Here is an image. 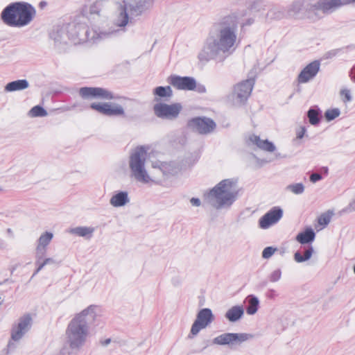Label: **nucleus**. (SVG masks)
<instances>
[{
	"mask_svg": "<svg viewBox=\"0 0 355 355\" xmlns=\"http://www.w3.org/2000/svg\"><path fill=\"white\" fill-rule=\"evenodd\" d=\"M182 107L180 103H173L168 105L163 103H157L153 107L155 114L161 119H166L169 120L175 119Z\"/></svg>",
	"mask_w": 355,
	"mask_h": 355,
	"instance_id": "nucleus-11",
	"label": "nucleus"
},
{
	"mask_svg": "<svg viewBox=\"0 0 355 355\" xmlns=\"http://www.w3.org/2000/svg\"><path fill=\"white\" fill-rule=\"evenodd\" d=\"M345 211L347 212L355 211V200L349 204V205L345 208Z\"/></svg>",
	"mask_w": 355,
	"mask_h": 355,
	"instance_id": "nucleus-45",
	"label": "nucleus"
},
{
	"mask_svg": "<svg viewBox=\"0 0 355 355\" xmlns=\"http://www.w3.org/2000/svg\"><path fill=\"white\" fill-rule=\"evenodd\" d=\"M121 115H124V110L121 105L118 104H113L112 105L111 104L108 103L106 116H111Z\"/></svg>",
	"mask_w": 355,
	"mask_h": 355,
	"instance_id": "nucleus-29",
	"label": "nucleus"
},
{
	"mask_svg": "<svg viewBox=\"0 0 355 355\" xmlns=\"http://www.w3.org/2000/svg\"><path fill=\"white\" fill-rule=\"evenodd\" d=\"M320 65V62L318 60H314L306 65L298 75V82L305 83L313 79L319 71Z\"/></svg>",
	"mask_w": 355,
	"mask_h": 355,
	"instance_id": "nucleus-18",
	"label": "nucleus"
},
{
	"mask_svg": "<svg viewBox=\"0 0 355 355\" xmlns=\"http://www.w3.org/2000/svg\"><path fill=\"white\" fill-rule=\"evenodd\" d=\"M206 89H205V86L203 85H199L198 87V92H200V93H203V92H205Z\"/></svg>",
	"mask_w": 355,
	"mask_h": 355,
	"instance_id": "nucleus-50",
	"label": "nucleus"
},
{
	"mask_svg": "<svg viewBox=\"0 0 355 355\" xmlns=\"http://www.w3.org/2000/svg\"><path fill=\"white\" fill-rule=\"evenodd\" d=\"M238 196L236 181L225 179L217 184L207 194L209 203L216 209L229 207Z\"/></svg>",
	"mask_w": 355,
	"mask_h": 355,
	"instance_id": "nucleus-4",
	"label": "nucleus"
},
{
	"mask_svg": "<svg viewBox=\"0 0 355 355\" xmlns=\"http://www.w3.org/2000/svg\"><path fill=\"white\" fill-rule=\"evenodd\" d=\"M93 231V228L87 227H78L71 229L70 230V232L80 236H87V235H89V236H91Z\"/></svg>",
	"mask_w": 355,
	"mask_h": 355,
	"instance_id": "nucleus-32",
	"label": "nucleus"
},
{
	"mask_svg": "<svg viewBox=\"0 0 355 355\" xmlns=\"http://www.w3.org/2000/svg\"><path fill=\"white\" fill-rule=\"evenodd\" d=\"M7 232L10 236H12V230L10 228L7 229Z\"/></svg>",
	"mask_w": 355,
	"mask_h": 355,
	"instance_id": "nucleus-55",
	"label": "nucleus"
},
{
	"mask_svg": "<svg viewBox=\"0 0 355 355\" xmlns=\"http://www.w3.org/2000/svg\"><path fill=\"white\" fill-rule=\"evenodd\" d=\"M267 18L270 19H281L287 17L286 12L279 7H272L267 13Z\"/></svg>",
	"mask_w": 355,
	"mask_h": 355,
	"instance_id": "nucleus-28",
	"label": "nucleus"
},
{
	"mask_svg": "<svg viewBox=\"0 0 355 355\" xmlns=\"http://www.w3.org/2000/svg\"><path fill=\"white\" fill-rule=\"evenodd\" d=\"M46 253V248L37 245L35 250V264L39 263V262L43 259Z\"/></svg>",
	"mask_w": 355,
	"mask_h": 355,
	"instance_id": "nucleus-38",
	"label": "nucleus"
},
{
	"mask_svg": "<svg viewBox=\"0 0 355 355\" xmlns=\"http://www.w3.org/2000/svg\"><path fill=\"white\" fill-rule=\"evenodd\" d=\"M30 114L32 116H45L47 115V112L41 106L36 105L30 110Z\"/></svg>",
	"mask_w": 355,
	"mask_h": 355,
	"instance_id": "nucleus-37",
	"label": "nucleus"
},
{
	"mask_svg": "<svg viewBox=\"0 0 355 355\" xmlns=\"http://www.w3.org/2000/svg\"><path fill=\"white\" fill-rule=\"evenodd\" d=\"M35 265L37 266L38 269L41 270L46 266V263H44V261L43 260V261H40L39 263Z\"/></svg>",
	"mask_w": 355,
	"mask_h": 355,
	"instance_id": "nucleus-49",
	"label": "nucleus"
},
{
	"mask_svg": "<svg viewBox=\"0 0 355 355\" xmlns=\"http://www.w3.org/2000/svg\"><path fill=\"white\" fill-rule=\"evenodd\" d=\"M3 248V243L2 242H0V248Z\"/></svg>",
	"mask_w": 355,
	"mask_h": 355,
	"instance_id": "nucleus-57",
	"label": "nucleus"
},
{
	"mask_svg": "<svg viewBox=\"0 0 355 355\" xmlns=\"http://www.w3.org/2000/svg\"><path fill=\"white\" fill-rule=\"evenodd\" d=\"M341 95L345 96V100L344 102H349L352 101V98L350 94V92L348 89H343L340 92Z\"/></svg>",
	"mask_w": 355,
	"mask_h": 355,
	"instance_id": "nucleus-43",
	"label": "nucleus"
},
{
	"mask_svg": "<svg viewBox=\"0 0 355 355\" xmlns=\"http://www.w3.org/2000/svg\"><path fill=\"white\" fill-rule=\"evenodd\" d=\"M238 22L234 16H227L216 23L210 30L198 55L200 62L214 60L223 62L235 50Z\"/></svg>",
	"mask_w": 355,
	"mask_h": 355,
	"instance_id": "nucleus-1",
	"label": "nucleus"
},
{
	"mask_svg": "<svg viewBox=\"0 0 355 355\" xmlns=\"http://www.w3.org/2000/svg\"><path fill=\"white\" fill-rule=\"evenodd\" d=\"M57 44H67L69 37L65 29L61 28L51 36Z\"/></svg>",
	"mask_w": 355,
	"mask_h": 355,
	"instance_id": "nucleus-25",
	"label": "nucleus"
},
{
	"mask_svg": "<svg viewBox=\"0 0 355 355\" xmlns=\"http://www.w3.org/2000/svg\"><path fill=\"white\" fill-rule=\"evenodd\" d=\"M354 272L355 273V263H354Z\"/></svg>",
	"mask_w": 355,
	"mask_h": 355,
	"instance_id": "nucleus-59",
	"label": "nucleus"
},
{
	"mask_svg": "<svg viewBox=\"0 0 355 355\" xmlns=\"http://www.w3.org/2000/svg\"><path fill=\"white\" fill-rule=\"evenodd\" d=\"M46 5V3L45 1H41L40 3V6L42 8L43 7H44Z\"/></svg>",
	"mask_w": 355,
	"mask_h": 355,
	"instance_id": "nucleus-54",
	"label": "nucleus"
},
{
	"mask_svg": "<svg viewBox=\"0 0 355 355\" xmlns=\"http://www.w3.org/2000/svg\"><path fill=\"white\" fill-rule=\"evenodd\" d=\"M44 263L47 264H58V263L53 258H46L44 259Z\"/></svg>",
	"mask_w": 355,
	"mask_h": 355,
	"instance_id": "nucleus-46",
	"label": "nucleus"
},
{
	"mask_svg": "<svg viewBox=\"0 0 355 355\" xmlns=\"http://www.w3.org/2000/svg\"><path fill=\"white\" fill-rule=\"evenodd\" d=\"M154 94L159 97H171L173 95V91L170 86H159L154 89Z\"/></svg>",
	"mask_w": 355,
	"mask_h": 355,
	"instance_id": "nucleus-31",
	"label": "nucleus"
},
{
	"mask_svg": "<svg viewBox=\"0 0 355 355\" xmlns=\"http://www.w3.org/2000/svg\"><path fill=\"white\" fill-rule=\"evenodd\" d=\"M282 276V272L280 269H277L274 270L270 275L269 279L272 282H277Z\"/></svg>",
	"mask_w": 355,
	"mask_h": 355,
	"instance_id": "nucleus-42",
	"label": "nucleus"
},
{
	"mask_svg": "<svg viewBox=\"0 0 355 355\" xmlns=\"http://www.w3.org/2000/svg\"><path fill=\"white\" fill-rule=\"evenodd\" d=\"M3 302V300H1V298L0 297V305L2 304Z\"/></svg>",
	"mask_w": 355,
	"mask_h": 355,
	"instance_id": "nucleus-58",
	"label": "nucleus"
},
{
	"mask_svg": "<svg viewBox=\"0 0 355 355\" xmlns=\"http://www.w3.org/2000/svg\"><path fill=\"white\" fill-rule=\"evenodd\" d=\"M29 87V83L26 79L17 80L6 84L4 87L6 92H12L20 91L27 89Z\"/></svg>",
	"mask_w": 355,
	"mask_h": 355,
	"instance_id": "nucleus-19",
	"label": "nucleus"
},
{
	"mask_svg": "<svg viewBox=\"0 0 355 355\" xmlns=\"http://www.w3.org/2000/svg\"><path fill=\"white\" fill-rule=\"evenodd\" d=\"M102 6H103L102 1H96L92 5H91V6L89 8V12L91 14L98 15L101 10Z\"/></svg>",
	"mask_w": 355,
	"mask_h": 355,
	"instance_id": "nucleus-40",
	"label": "nucleus"
},
{
	"mask_svg": "<svg viewBox=\"0 0 355 355\" xmlns=\"http://www.w3.org/2000/svg\"><path fill=\"white\" fill-rule=\"evenodd\" d=\"M277 251L276 248L273 247H266L262 252V257L263 259H269L270 258L273 254Z\"/></svg>",
	"mask_w": 355,
	"mask_h": 355,
	"instance_id": "nucleus-41",
	"label": "nucleus"
},
{
	"mask_svg": "<svg viewBox=\"0 0 355 355\" xmlns=\"http://www.w3.org/2000/svg\"><path fill=\"white\" fill-rule=\"evenodd\" d=\"M287 189L295 194H300L304 192V187L302 183H297L288 185Z\"/></svg>",
	"mask_w": 355,
	"mask_h": 355,
	"instance_id": "nucleus-39",
	"label": "nucleus"
},
{
	"mask_svg": "<svg viewBox=\"0 0 355 355\" xmlns=\"http://www.w3.org/2000/svg\"><path fill=\"white\" fill-rule=\"evenodd\" d=\"M214 320V315L210 309L205 308L201 309L196 315V319L193 323L189 338H193L199 331L206 328Z\"/></svg>",
	"mask_w": 355,
	"mask_h": 355,
	"instance_id": "nucleus-10",
	"label": "nucleus"
},
{
	"mask_svg": "<svg viewBox=\"0 0 355 355\" xmlns=\"http://www.w3.org/2000/svg\"><path fill=\"white\" fill-rule=\"evenodd\" d=\"M110 341H111L110 338H107L104 342H102V345H107L110 343Z\"/></svg>",
	"mask_w": 355,
	"mask_h": 355,
	"instance_id": "nucleus-53",
	"label": "nucleus"
},
{
	"mask_svg": "<svg viewBox=\"0 0 355 355\" xmlns=\"http://www.w3.org/2000/svg\"><path fill=\"white\" fill-rule=\"evenodd\" d=\"M40 270L38 269V268H36L35 271L34 272L33 277L35 276L36 274H37Z\"/></svg>",
	"mask_w": 355,
	"mask_h": 355,
	"instance_id": "nucleus-56",
	"label": "nucleus"
},
{
	"mask_svg": "<svg viewBox=\"0 0 355 355\" xmlns=\"http://www.w3.org/2000/svg\"><path fill=\"white\" fill-rule=\"evenodd\" d=\"M313 252V248L311 245H309L304 251V254L302 255L300 252H296L294 254L295 260L298 262H304L309 260Z\"/></svg>",
	"mask_w": 355,
	"mask_h": 355,
	"instance_id": "nucleus-27",
	"label": "nucleus"
},
{
	"mask_svg": "<svg viewBox=\"0 0 355 355\" xmlns=\"http://www.w3.org/2000/svg\"><path fill=\"white\" fill-rule=\"evenodd\" d=\"M322 179V175L318 173H313L310 176V180L312 182H316Z\"/></svg>",
	"mask_w": 355,
	"mask_h": 355,
	"instance_id": "nucleus-44",
	"label": "nucleus"
},
{
	"mask_svg": "<svg viewBox=\"0 0 355 355\" xmlns=\"http://www.w3.org/2000/svg\"><path fill=\"white\" fill-rule=\"evenodd\" d=\"M128 202H129V198L127 191H119L114 195L110 200V203L115 207L124 206Z\"/></svg>",
	"mask_w": 355,
	"mask_h": 355,
	"instance_id": "nucleus-22",
	"label": "nucleus"
},
{
	"mask_svg": "<svg viewBox=\"0 0 355 355\" xmlns=\"http://www.w3.org/2000/svg\"><path fill=\"white\" fill-rule=\"evenodd\" d=\"M305 132L306 128L304 127H302L301 131L297 133V138L302 139L304 137Z\"/></svg>",
	"mask_w": 355,
	"mask_h": 355,
	"instance_id": "nucleus-48",
	"label": "nucleus"
},
{
	"mask_svg": "<svg viewBox=\"0 0 355 355\" xmlns=\"http://www.w3.org/2000/svg\"><path fill=\"white\" fill-rule=\"evenodd\" d=\"M315 237V233L311 227L299 233L296 236V241L301 244H308L313 242Z\"/></svg>",
	"mask_w": 355,
	"mask_h": 355,
	"instance_id": "nucleus-23",
	"label": "nucleus"
},
{
	"mask_svg": "<svg viewBox=\"0 0 355 355\" xmlns=\"http://www.w3.org/2000/svg\"><path fill=\"white\" fill-rule=\"evenodd\" d=\"M244 314V310L241 306H234L230 308L225 315V317L231 322L239 320Z\"/></svg>",
	"mask_w": 355,
	"mask_h": 355,
	"instance_id": "nucleus-21",
	"label": "nucleus"
},
{
	"mask_svg": "<svg viewBox=\"0 0 355 355\" xmlns=\"http://www.w3.org/2000/svg\"><path fill=\"white\" fill-rule=\"evenodd\" d=\"M340 114V111L338 108L329 109L324 112V117L327 121H331L339 116Z\"/></svg>",
	"mask_w": 355,
	"mask_h": 355,
	"instance_id": "nucleus-35",
	"label": "nucleus"
},
{
	"mask_svg": "<svg viewBox=\"0 0 355 355\" xmlns=\"http://www.w3.org/2000/svg\"><path fill=\"white\" fill-rule=\"evenodd\" d=\"M254 82V79L250 78L234 87L233 96L239 103L243 104L247 101L252 92Z\"/></svg>",
	"mask_w": 355,
	"mask_h": 355,
	"instance_id": "nucleus-15",
	"label": "nucleus"
},
{
	"mask_svg": "<svg viewBox=\"0 0 355 355\" xmlns=\"http://www.w3.org/2000/svg\"><path fill=\"white\" fill-rule=\"evenodd\" d=\"M253 22H254L253 19H248L247 20V21L245 24H243V26L251 25L252 24H253Z\"/></svg>",
	"mask_w": 355,
	"mask_h": 355,
	"instance_id": "nucleus-51",
	"label": "nucleus"
},
{
	"mask_svg": "<svg viewBox=\"0 0 355 355\" xmlns=\"http://www.w3.org/2000/svg\"><path fill=\"white\" fill-rule=\"evenodd\" d=\"M141 6H130V17H129L128 9L125 6H120L119 13L115 19V24L119 27H124L128 23H132L133 16H139L142 12Z\"/></svg>",
	"mask_w": 355,
	"mask_h": 355,
	"instance_id": "nucleus-13",
	"label": "nucleus"
},
{
	"mask_svg": "<svg viewBox=\"0 0 355 355\" xmlns=\"http://www.w3.org/2000/svg\"><path fill=\"white\" fill-rule=\"evenodd\" d=\"M32 324V318L30 314H26L19 319L17 324H14L11 329V340L8 344V349L12 350L15 348L14 342L19 341L22 336L30 329Z\"/></svg>",
	"mask_w": 355,
	"mask_h": 355,
	"instance_id": "nucleus-8",
	"label": "nucleus"
},
{
	"mask_svg": "<svg viewBox=\"0 0 355 355\" xmlns=\"http://www.w3.org/2000/svg\"><path fill=\"white\" fill-rule=\"evenodd\" d=\"M52 239L53 234L49 232H46L44 234H42L40 236L38 239L37 245L46 248L47 245L50 243Z\"/></svg>",
	"mask_w": 355,
	"mask_h": 355,
	"instance_id": "nucleus-34",
	"label": "nucleus"
},
{
	"mask_svg": "<svg viewBox=\"0 0 355 355\" xmlns=\"http://www.w3.org/2000/svg\"><path fill=\"white\" fill-rule=\"evenodd\" d=\"M345 5H347V4H349L351 3H354L355 2V0H343Z\"/></svg>",
	"mask_w": 355,
	"mask_h": 355,
	"instance_id": "nucleus-52",
	"label": "nucleus"
},
{
	"mask_svg": "<svg viewBox=\"0 0 355 355\" xmlns=\"http://www.w3.org/2000/svg\"><path fill=\"white\" fill-rule=\"evenodd\" d=\"M168 82L174 87L182 90H193L196 87V81L192 77L171 76Z\"/></svg>",
	"mask_w": 355,
	"mask_h": 355,
	"instance_id": "nucleus-17",
	"label": "nucleus"
},
{
	"mask_svg": "<svg viewBox=\"0 0 355 355\" xmlns=\"http://www.w3.org/2000/svg\"><path fill=\"white\" fill-rule=\"evenodd\" d=\"M282 216V209L279 207H274L259 219V226L262 229H267L277 223Z\"/></svg>",
	"mask_w": 355,
	"mask_h": 355,
	"instance_id": "nucleus-16",
	"label": "nucleus"
},
{
	"mask_svg": "<svg viewBox=\"0 0 355 355\" xmlns=\"http://www.w3.org/2000/svg\"><path fill=\"white\" fill-rule=\"evenodd\" d=\"M344 5L343 0H319L309 6L306 10L307 17L312 19H320Z\"/></svg>",
	"mask_w": 355,
	"mask_h": 355,
	"instance_id": "nucleus-6",
	"label": "nucleus"
},
{
	"mask_svg": "<svg viewBox=\"0 0 355 355\" xmlns=\"http://www.w3.org/2000/svg\"><path fill=\"white\" fill-rule=\"evenodd\" d=\"M190 202H191V203L192 204V205H193V206L198 207V206H200V199H198V198H192L190 200Z\"/></svg>",
	"mask_w": 355,
	"mask_h": 355,
	"instance_id": "nucleus-47",
	"label": "nucleus"
},
{
	"mask_svg": "<svg viewBox=\"0 0 355 355\" xmlns=\"http://www.w3.org/2000/svg\"><path fill=\"white\" fill-rule=\"evenodd\" d=\"M248 305L246 308L247 313L249 315L254 314L259 307V301L258 298L252 295H248L246 298Z\"/></svg>",
	"mask_w": 355,
	"mask_h": 355,
	"instance_id": "nucleus-26",
	"label": "nucleus"
},
{
	"mask_svg": "<svg viewBox=\"0 0 355 355\" xmlns=\"http://www.w3.org/2000/svg\"><path fill=\"white\" fill-rule=\"evenodd\" d=\"M73 29L77 34V37L82 42L92 41L95 42L98 38H103L110 34V33H98L94 29H89L85 25H74Z\"/></svg>",
	"mask_w": 355,
	"mask_h": 355,
	"instance_id": "nucleus-14",
	"label": "nucleus"
},
{
	"mask_svg": "<svg viewBox=\"0 0 355 355\" xmlns=\"http://www.w3.org/2000/svg\"><path fill=\"white\" fill-rule=\"evenodd\" d=\"M307 117L311 125H317L320 122L322 112L318 107H311L307 112Z\"/></svg>",
	"mask_w": 355,
	"mask_h": 355,
	"instance_id": "nucleus-24",
	"label": "nucleus"
},
{
	"mask_svg": "<svg viewBox=\"0 0 355 355\" xmlns=\"http://www.w3.org/2000/svg\"><path fill=\"white\" fill-rule=\"evenodd\" d=\"M250 140L254 144L257 145L259 148L268 151V152H273L275 150V145L269 141L268 140H262L257 135H252L250 137Z\"/></svg>",
	"mask_w": 355,
	"mask_h": 355,
	"instance_id": "nucleus-20",
	"label": "nucleus"
},
{
	"mask_svg": "<svg viewBox=\"0 0 355 355\" xmlns=\"http://www.w3.org/2000/svg\"><path fill=\"white\" fill-rule=\"evenodd\" d=\"M96 307L95 305H90L80 313L76 314L70 321L66 335L71 348H78L85 343L89 334V326L96 320Z\"/></svg>",
	"mask_w": 355,
	"mask_h": 355,
	"instance_id": "nucleus-2",
	"label": "nucleus"
},
{
	"mask_svg": "<svg viewBox=\"0 0 355 355\" xmlns=\"http://www.w3.org/2000/svg\"><path fill=\"white\" fill-rule=\"evenodd\" d=\"M253 336L246 333H224L212 340L213 345H228L231 349L235 345L251 339Z\"/></svg>",
	"mask_w": 355,
	"mask_h": 355,
	"instance_id": "nucleus-9",
	"label": "nucleus"
},
{
	"mask_svg": "<svg viewBox=\"0 0 355 355\" xmlns=\"http://www.w3.org/2000/svg\"><path fill=\"white\" fill-rule=\"evenodd\" d=\"M79 94L83 99L100 98L111 100L115 98L110 91L102 87H81L79 89Z\"/></svg>",
	"mask_w": 355,
	"mask_h": 355,
	"instance_id": "nucleus-12",
	"label": "nucleus"
},
{
	"mask_svg": "<svg viewBox=\"0 0 355 355\" xmlns=\"http://www.w3.org/2000/svg\"><path fill=\"white\" fill-rule=\"evenodd\" d=\"M36 15V10L30 3L15 2L7 6L1 12V18L9 26L22 27L29 24Z\"/></svg>",
	"mask_w": 355,
	"mask_h": 355,
	"instance_id": "nucleus-3",
	"label": "nucleus"
},
{
	"mask_svg": "<svg viewBox=\"0 0 355 355\" xmlns=\"http://www.w3.org/2000/svg\"><path fill=\"white\" fill-rule=\"evenodd\" d=\"M107 105H108L107 103H93L90 105V107L92 110H94L102 114L106 115Z\"/></svg>",
	"mask_w": 355,
	"mask_h": 355,
	"instance_id": "nucleus-36",
	"label": "nucleus"
},
{
	"mask_svg": "<svg viewBox=\"0 0 355 355\" xmlns=\"http://www.w3.org/2000/svg\"><path fill=\"white\" fill-rule=\"evenodd\" d=\"M334 213L332 210H328L327 211L322 214L318 218V223L320 225L327 226L331 221L332 216Z\"/></svg>",
	"mask_w": 355,
	"mask_h": 355,
	"instance_id": "nucleus-33",
	"label": "nucleus"
},
{
	"mask_svg": "<svg viewBox=\"0 0 355 355\" xmlns=\"http://www.w3.org/2000/svg\"><path fill=\"white\" fill-rule=\"evenodd\" d=\"M302 4L300 1L293 2L286 11L287 17H295L301 10Z\"/></svg>",
	"mask_w": 355,
	"mask_h": 355,
	"instance_id": "nucleus-30",
	"label": "nucleus"
},
{
	"mask_svg": "<svg viewBox=\"0 0 355 355\" xmlns=\"http://www.w3.org/2000/svg\"><path fill=\"white\" fill-rule=\"evenodd\" d=\"M187 126L192 132L200 135H209L214 131L216 123L211 118L196 116L189 119Z\"/></svg>",
	"mask_w": 355,
	"mask_h": 355,
	"instance_id": "nucleus-7",
	"label": "nucleus"
},
{
	"mask_svg": "<svg viewBox=\"0 0 355 355\" xmlns=\"http://www.w3.org/2000/svg\"><path fill=\"white\" fill-rule=\"evenodd\" d=\"M147 152L144 146L135 148L131 154L129 166L134 178L139 182L148 183L150 178L145 168Z\"/></svg>",
	"mask_w": 355,
	"mask_h": 355,
	"instance_id": "nucleus-5",
	"label": "nucleus"
}]
</instances>
